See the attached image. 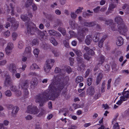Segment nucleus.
<instances>
[{
	"mask_svg": "<svg viewBox=\"0 0 129 129\" xmlns=\"http://www.w3.org/2000/svg\"><path fill=\"white\" fill-rule=\"evenodd\" d=\"M57 80L58 82L60 83H58L56 84L55 83L51 87L50 85L49 86V88L50 87L49 90V97H50V98H54L57 97L64 87V84L63 82H61L60 83V81H61L62 80L59 79Z\"/></svg>",
	"mask_w": 129,
	"mask_h": 129,
	"instance_id": "1",
	"label": "nucleus"
},
{
	"mask_svg": "<svg viewBox=\"0 0 129 129\" xmlns=\"http://www.w3.org/2000/svg\"><path fill=\"white\" fill-rule=\"evenodd\" d=\"M48 90H46L43 94H39L35 97V102L40 104V106H42L44 102L48 100Z\"/></svg>",
	"mask_w": 129,
	"mask_h": 129,
	"instance_id": "2",
	"label": "nucleus"
},
{
	"mask_svg": "<svg viewBox=\"0 0 129 129\" xmlns=\"http://www.w3.org/2000/svg\"><path fill=\"white\" fill-rule=\"evenodd\" d=\"M88 29L87 28L84 27L81 30H79L78 31L77 38L80 42L83 40L86 35V33L88 31Z\"/></svg>",
	"mask_w": 129,
	"mask_h": 129,
	"instance_id": "3",
	"label": "nucleus"
},
{
	"mask_svg": "<svg viewBox=\"0 0 129 129\" xmlns=\"http://www.w3.org/2000/svg\"><path fill=\"white\" fill-rule=\"evenodd\" d=\"M27 27V32L28 34L31 35H33L36 33V26L34 23L31 22L29 23V24H26Z\"/></svg>",
	"mask_w": 129,
	"mask_h": 129,
	"instance_id": "4",
	"label": "nucleus"
},
{
	"mask_svg": "<svg viewBox=\"0 0 129 129\" xmlns=\"http://www.w3.org/2000/svg\"><path fill=\"white\" fill-rule=\"evenodd\" d=\"M117 31L120 35H125L128 30V28L124 23L122 24L117 25Z\"/></svg>",
	"mask_w": 129,
	"mask_h": 129,
	"instance_id": "5",
	"label": "nucleus"
},
{
	"mask_svg": "<svg viewBox=\"0 0 129 129\" xmlns=\"http://www.w3.org/2000/svg\"><path fill=\"white\" fill-rule=\"evenodd\" d=\"M27 112L28 113L36 114L39 112V110L35 106H29L27 107Z\"/></svg>",
	"mask_w": 129,
	"mask_h": 129,
	"instance_id": "6",
	"label": "nucleus"
},
{
	"mask_svg": "<svg viewBox=\"0 0 129 129\" xmlns=\"http://www.w3.org/2000/svg\"><path fill=\"white\" fill-rule=\"evenodd\" d=\"M7 20L12 23L11 26L12 29L13 30H15L18 27V22L16 21L15 19L14 18H8Z\"/></svg>",
	"mask_w": 129,
	"mask_h": 129,
	"instance_id": "7",
	"label": "nucleus"
},
{
	"mask_svg": "<svg viewBox=\"0 0 129 129\" xmlns=\"http://www.w3.org/2000/svg\"><path fill=\"white\" fill-rule=\"evenodd\" d=\"M13 48V45L12 43H8L5 48L6 52L7 55H9L11 53Z\"/></svg>",
	"mask_w": 129,
	"mask_h": 129,
	"instance_id": "8",
	"label": "nucleus"
},
{
	"mask_svg": "<svg viewBox=\"0 0 129 129\" xmlns=\"http://www.w3.org/2000/svg\"><path fill=\"white\" fill-rule=\"evenodd\" d=\"M84 50L85 51L87 54L91 56H93L95 54V52L87 46H85Z\"/></svg>",
	"mask_w": 129,
	"mask_h": 129,
	"instance_id": "9",
	"label": "nucleus"
},
{
	"mask_svg": "<svg viewBox=\"0 0 129 129\" xmlns=\"http://www.w3.org/2000/svg\"><path fill=\"white\" fill-rule=\"evenodd\" d=\"M16 68L15 65L13 64H10L9 68V70L10 72L13 75L17 72Z\"/></svg>",
	"mask_w": 129,
	"mask_h": 129,
	"instance_id": "10",
	"label": "nucleus"
},
{
	"mask_svg": "<svg viewBox=\"0 0 129 129\" xmlns=\"http://www.w3.org/2000/svg\"><path fill=\"white\" fill-rule=\"evenodd\" d=\"M21 18L23 21L26 22L25 26L26 25V24H29L30 22V19L29 18L27 17L26 15H21Z\"/></svg>",
	"mask_w": 129,
	"mask_h": 129,
	"instance_id": "11",
	"label": "nucleus"
},
{
	"mask_svg": "<svg viewBox=\"0 0 129 129\" xmlns=\"http://www.w3.org/2000/svg\"><path fill=\"white\" fill-rule=\"evenodd\" d=\"M115 21L118 24V25L122 24L124 23L123 21L121 16H117L115 18Z\"/></svg>",
	"mask_w": 129,
	"mask_h": 129,
	"instance_id": "12",
	"label": "nucleus"
},
{
	"mask_svg": "<svg viewBox=\"0 0 129 129\" xmlns=\"http://www.w3.org/2000/svg\"><path fill=\"white\" fill-rule=\"evenodd\" d=\"M123 40L122 38L120 36L118 37L116 41L117 45L118 46H120L123 45Z\"/></svg>",
	"mask_w": 129,
	"mask_h": 129,
	"instance_id": "13",
	"label": "nucleus"
},
{
	"mask_svg": "<svg viewBox=\"0 0 129 129\" xmlns=\"http://www.w3.org/2000/svg\"><path fill=\"white\" fill-rule=\"evenodd\" d=\"M107 38V36L106 35H104L102 39H101L100 41L98 43V46L100 48H102L103 46V42Z\"/></svg>",
	"mask_w": 129,
	"mask_h": 129,
	"instance_id": "14",
	"label": "nucleus"
},
{
	"mask_svg": "<svg viewBox=\"0 0 129 129\" xmlns=\"http://www.w3.org/2000/svg\"><path fill=\"white\" fill-rule=\"evenodd\" d=\"M29 82L27 80H25L23 83L20 85L21 88L23 89H26L29 87Z\"/></svg>",
	"mask_w": 129,
	"mask_h": 129,
	"instance_id": "15",
	"label": "nucleus"
},
{
	"mask_svg": "<svg viewBox=\"0 0 129 129\" xmlns=\"http://www.w3.org/2000/svg\"><path fill=\"white\" fill-rule=\"evenodd\" d=\"M87 92L90 95H93L95 92L94 87L92 86L90 87L87 89Z\"/></svg>",
	"mask_w": 129,
	"mask_h": 129,
	"instance_id": "16",
	"label": "nucleus"
},
{
	"mask_svg": "<svg viewBox=\"0 0 129 129\" xmlns=\"http://www.w3.org/2000/svg\"><path fill=\"white\" fill-rule=\"evenodd\" d=\"M92 37L91 35H88L87 36L85 40L86 44L87 45H89L92 41Z\"/></svg>",
	"mask_w": 129,
	"mask_h": 129,
	"instance_id": "17",
	"label": "nucleus"
},
{
	"mask_svg": "<svg viewBox=\"0 0 129 129\" xmlns=\"http://www.w3.org/2000/svg\"><path fill=\"white\" fill-rule=\"evenodd\" d=\"M103 77V74L101 73H99L96 79V85H98L100 83Z\"/></svg>",
	"mask_w": 129,
	"mask_h": 129,
	"instance_id": "18",
	"label": "nucleus"
},
{
	"mask_svg": "<svg viewBox=\"0 0 129 129\" xmlns=\"http://www.w3.org/2000/svg\"><path fill=\"white\" fill-rule=\"evenodd\" d=\"M12 83V81L10 76L9 75H7L6 76V78L5 82V85L6 86Z\"/></svg>",
	"mask_w": 129,
	"mask_h": 129,
	"instance_id": "19",
	"label": "nucleus"
},
{
	"mask_svg": "<svg viewBox=\"0 0 129 129\" xmlns=\"http://www.w3.org/2000/svg\"><path fill=\"white\" fill-rule=\"evenodd\" d=\"M100 34L99 33H96L93 38V40L95 42L98 41L99 40V36Z\"/></svg>",
	"mask_w": 129,
	"mask_h": 129,
	"instance_id": "20",
	"label": "nucleus"
},
{
	"mask_svg": "<svg viewBox=\"0 0 129 129\" xmlns=\"http://www.w3.org/2000/svg\"><path fill=\"white\" fill-rule=\"evenodd\" d=\"M19 110V108L17 106H15L13 108L12 112V115L14 116L17 113Z\"/></svg>",
	"mask_w": 129,
	"mask_h": 129,
	"instance_id": "21",
	"label": "nucleus"
},
{
	"mask_svg": "<svg viewBox=\"0 0 129 129\" xmlns=\"http://www.w3.org/2000/svg\"><path fill=\"white\" fill-rule=\"evenodd\" d=\"M84 24V25L86 26L92 27L96 25V22H85Z\"/></svg>",
	"mask_w": 129,
	"mask_h": 129,
	"instance_id": "22",
	"label": "nucleus"
},
{
	"mask_svg": "<svg viewBox=\"0 0 129 129\" xmlns=\"http://www.w3.org/2000/svg\"><path fill=\"white\" fill-rule=\"evenodd\" d=\"M31 53L30 48L29 47H26L24 52V54L27 56L30 55L31 54Z\"/></svg>",
	"mask_w": 129,
	"mask_h": 129,
	"instance_id": "23",
	"label": "nucleus"
},
{
	"mask_svg": "<svg viewBox=\"0 0 129 129\" xmlns=\"http://www.w3.org/2000/svg\"><path fill=\"white\" fill-rule=\"evenodd\" d=\"M30 83L31 85L34 86H36L38 84L37 79L36 78L33 79L30 82Z\"/></svg>",
	"mask_w": 129,
	"mask_h": 129,
	"instance_id": "24",
	"label": "nucleus"
},
{
	"mask_svg": "<svg viewBox=\"0 0 129 129\" xmlns=\"http://www.w3.org/2000/svg\"><path fill=\"white\" fill-rule=\"evenodd\" d=\"M78 67L77 69L79 71H81L82 70L84 69L85 67V65L83 64V63H79L78 64Z\"/></svg>",
	"mask_w": 129,
	"mask_h": 129,
	"instance_id": "25",
	"label": "nucleus"
},
{
	"mask_svg": "<svg viewBox=\"0 0 129 129\" xmlns=\"http://www.w3.org/2000/svg\"><path fill=\"white\" fill-rule=\"evenodd\" d=\"M33 0H27L25 4V6L27 8L30 7L33 3Z\"/></svg>",
	"mask_w": 129,
	"mask_h": 129,
	"instance_id": "26",
	"label": "nucleus"
},
{
	"mask_svg": "<svg viewBox=\"0 0 129 129\" xmlns=\"http://www.w3.org/2000/svg\"><path fill=\"white\" fill-rule=\"evenodd\" d=\"M58 30L63 35H65L66 31L64 28L59 26L58 28Z\"/></svg>",
	"mask_w": 129,
	"mask_h": 129,
	"instance_id": "27",
	"label": "nucleus"
},
{
	"mask_svg": "<svg viewBox=\"0 0 129 129\" xmlns=\"http://www.w3.org/2000/svg\"><path fill=\"white\" fill-rule=\"evenodd\" d=\"M51 43L54 46H56L58 44V42L56 41L55 39L53 38H51L50 39Z\"/></svg>",
	"mask_w": 129,
	"mask_h": 129,
	"instance_id": "28",
	"label": "nucleus"
},
{
	"mask_svg": "<svg viewBox=\"0 0 129 129\" xmlns=\"http://www.w3.org/2000/svg\"><path fill=\"white\" fill-rule=\"evenodd\" d=\"M44 69L45 71L47 73L48 72V61L47 60L44 65Z\"/></svg>",
	"mask_w": 129,
	"mask_h": 129,
	"instance_id": "29",
	"label": "nucleus"
},
{
	"mask_svg": "<svg viewBox=\"0 0 129 129\" xmlns=\"http://www.w3.org/2000/svg\"><path fill=\"white\" fill-rule=\"evenodd\" d=\"M24 46V43L22 41H20L18 42V47L20 49H22Z\"/></svg>",
	"mask_w": 129,
	"mask_h": 129,
	"instance_id": "30",
	"label": "nucleus"
},
{
	"mask_svg": "<svg viewBox=\"0 0 129 129\" xmlns=\"http://www.w3.org/2000/svg\"><path fill=\"white\" fill-rule=\"evenodd\" d=\"M74 51L78 57L79 56H81L82 55V53L80 50L77 49H74L73 50Z\"/></svg>",
	"mask_w": 129,
	"mask_h": 129,
	"instance_id": "31",
	"label": "nucleus"
},
{
	"mask_svg": "<svg viewBox=\"0 0 129 129\" xmlns=\"http://www.w3.org/2000/svg\"><path fill=\"white\" fill-rule=\"evenodd\" d=\"M52 52L54 54L55 56L57 57L59 56V52L56 49L52 50Z\"/></svg>",
	"mask_w": 129,
	"mask_h": 129,
	"instance_id": "32",
	"label": "nucleus"
},
{
	"mask_svg": "<svg viewBox=\"0 0 129 129\" xmlns=\"http://www.w3.org/2000/svg\"><path fill=\"white\" fill-rule=\"evenodd\" d=\"M83 80V78L81 76H78L76 78L75 82L77 83L82 81Z\"/></svg>",
	"mask_w": 129,
	"mask_h": 129,
	"instance_id": "33",
	"label": "nucleus"
},
{
	"mask_svg": "<svg viewBox=\"0 0 129 129\" xmlns=\"http://www.w3.org/2000/svg\"><path fill=\"white\" fill-rule=\"evenodd\" d=\"M111 65L112 70L114 71H116L117 68L116 63L115 62H113L111 63Z\"/></svg>",
	"mask_w": 129,
	"mask_h": 129,
	"instance_id": "34",
	"label": "nucleus"
},
{
	"mask_svg": "<svg viewBox=\"0 0 129 129\" xmlns=\"http://www.w3.org/2000/svg\"><path fill=\"white\" fill-rule=\"evenodd\" d=\"M77 60L78 62V64L84 63V62L83 59L80 57H77Z\"/></svg>",
	"mask_w": 129,
	"mask_h": 129,
	"instance_id": "35",
	"label": "nucleus"
},
{
	"mask_svg": "<svg viewBox=\"0 0 129 129\" xmlns=\"http://www.w3.org/2000/svg\"><path fill=\"white\" fill-rule=\"evenodd\" d=\"M55 22L57 24L58 26H61L63 24L61 21L59 19H56L55 21Z\"/></svg>",
	"mask_w": 129,
	"mask_h": 129,
	"instance_id": "36",
	"label": "nucleus"
},
{
	"mask_svg": "<svg viewBox=\"0 0 129 129\" xmlns=\"http://www.w3.org/2000/svg\"><path fill=\"white\" fill-rule=\"evenodd\" d=\"M5 94L8 97H11L12 95V92L10 90H8L5 92Z\"/></svg>",
	"mask_w": 129,
	"mask_h": 129,
	"instance_id": "37",
	"label": "nucleus"
},
{
	"mask_svg": "<svg viewBox=\"0 0 129 129\" xmlns=\"http://www.w3.org/2000/svg\"><path fill=\"white\" fill-rule=\"evenodd\" d=\"M46 113V110L43 109H42L40 113L38 115V117H40Z\"/></svg>",
	"mask_w": 129,
	"mask_h": 129,
	"instance_id": "38",
	"label": "nucleus"
},
{
	"mask_svg": "<svg viewBox=\"0 0 129 129\" xmlns=\"http://www.w3.org/2000/svg\"><path fill=\"white\" fill-rule=\"evenodd\" d=\"M17 36L18 35L16 33L13 32L12 33V37L13 41L16 40Z\"/></svg>",
	"mask_w": 129,
	"mask_h": 129,
	"instance_id": "39",
	"label": "nucleus"
},
{
	"mask_svg": "<svg viewBox=\"0 0 129 129\" xmlns=\"http://www.w3.org/2000/svg\"><path fill=\"white\" fill-rule=\"evenodd\" d=\"M111 29L113 31H116L117 30L118 28L117 26L115 24H112L111 26Z\"/></svg>",
	"mask_w": 129,
	"mask_h": 129,
	"instance_id": "40",
	"label": "nucleus"
},
{
	"mask_svg": "<svg viewBox=\"0 0 129 129\" xmlns=\"http://www.w3.org/2000/svg\"><path fill=\"white\" fill-rule=\"evenodd\" d=\"M39 50L37 48L35 49L34 50V53L36 57H37L39 54Z\"/></svg>",
	"mask_w": 129,
	"mask_h": 129,
	"instance_id": "41",
	"label": "nucleus"
},
{
	"mask_svg": "<svg viewBox=\"0 0 129 129\" xmlns=\"http://www.w3.org/2000/svg\"><path fill=\"white\" fill-rule=\"evenodd\" d=\"M83 9V7H79L78 9L75 12L77 14L81 13L82 12V10Z\"/></svg>",
	"mask_w": 129,
	"mask_h": 129,
	"instance_id": "42",
	"label": "nucleus"
},
{
	"mask_svg": "<svg viewBox=\"0 0 129 129\" xmlns=\"http://www.w3.org/2000/svg\"><path fill=\"white\" fill-rule=\"evenodd\" d=\"M24 96L25 97H27L29 94V93L27 88L24 89Z\"/></svg>",
	"mask_w": 129,
	"mask_h": 129,
	"instance_id": "43",
	"label": "nucleus"
},
{
	"mask_svg": "<svg viewBox=\"0 0 129 129\" xmlns=\"http://www.w3.org/2000/svg\"><path fill=\"white\" fill-rule=\"evenodd\" d=\"M37 69H38V66L35 63L33 64L30 67V69L31 70Z\"/></svg>",
	"mask_w": 129,
	"mask_h": 129,
	"instance_id": "44",
	"label": "nucleus"
},
{
	"mask_svg": "<svg viewBox=\"0 0 129 129\" xmlns=\"http://www.w3.org/2000/svg\"><path fill=\"white\" fill-rule=\"evenodd\" d=\"M92 79L91 78H88L87 81V84L88 86H90L91 84Z\"/></svg>",
	"mask_w": 129,
	"mask_h": 129,
	"instance_id": "45",
	"label": "nucleus"
},
{
	"mask_svg": "<svg viewBox=\"0 0 129 129\" xmlns=\"http://www.w3.org/2000/svg\"><path fill=\"white\" fill-rule=\"evenodd\" d=\"M10 89L11 91L14 92H15L17 90L16 86L14 85L12 86L11 87Z\"/></svg>",
	"mask_w": 129,
	"mask_h": 129,
	"instance_id": "46",
	"label": "nucleus"
},
{
	"mask_svg": "<svg viewBox=\"0 0 129 129\" xmlns=\"http://www.w3.org/2000/svg\"><path fill=\"white\" fill-rule=\"evenodd\" d=\"M86 53H84L83 55L84 58L87 60L89 61L90 58V57Z\"/></svg>",
	"mask_w": 129,
	"mask_h": 129,
	"instance_id": "47",
	"label": "nucleus"
},
{
	"mask_svg": "<svg viewBox=\"0 0 129 129\" xmlns=\"http://www.w3.org/2000/svg\"><path fill=\"white\" fill-rule=\"evenodd\" d=\"M55 60L54 59H51V62L50 63H49V69H51V67L53 66V63L55 62Z\"/></svg>",
	"mask_w": 129,
	"mask_h": 129,
	"instance_id": "48",
	"label": "nucleus"
},
{
	"mask_svg": "<svg viewBox=\"0 0 129 129\" xmlns=\"http://www.w3.org/2000/svg\"><path fill=\"white\" fill-rule=\"evenodd\" d=\"M6 41L3 39H0V45L3 46L6 43Z\"/></svg>",
	"mask_w": 129,
	"mask_h": 129,
	"instance_id": "49",
	"label": "nucleus"
},
{
	"mask_svg": "<svg viewBox=\"0 0 129 129\" xmlns=\"http://www.w3.org/2000/svg\"><path fill=\"white\" fill-rule=\"evenodd\" d=\"M15 93L16 95L17 96H20L22 93L21 91L18 89Z\"/></svg>",
	"mask_w": 129,
	"mask_h": 129,
	"instance_id": "50",
	"label": "nucleus"
},
{
	"mask_svg": "<svg viewBox=\"0 0 129 129\" xmlns=\"http://www.w3.org/2000/svg\"><path fill=\"white\" fill-rule=\"evenodd\" d=\"M105 24L107 25H109L110 23H113V21L111 19L107 20L105 19Z\"/></svg>",
	"mask_w": 129,
	"mask_h": 129,
	"instance_id": "51",
	"label": "nucleus"
},
{
	"mask_svg": "<svg viewBox=\"0 0 129 129\" xmlns=\"http://www.w3.org/2000/svg\"><path fill=\"white\" fill-rule=\"evenodd\" d=\"M31 6L32 7L33 10V11H35L37 10V7L34 3H32Z\"/></svg>",
	"mask_w": 129,
	"mask_h": 129,
	"instance_id": "52",
	"label": "nucleus"
},
{
	"mask_svg": "<svg viewBox=\"0 0 129 129\" xmlns=\"http://www.w3.org/2000/svg\"><path fill=\"white\" fill-rule=\"evenodd\" d=\"M99 64H102L104 62L105 58L104 56H102L100 57Z\"/></svg>",
	"mask_w": 129,
	"mask_h": 129,
	"instance_id": "53",
	"label": "nucleus"
},
{
	"mask_svg": "<svg viewBox=\"0 0 129 129\" xmlns=\"http://www.w3.org/2000/svg\"><path fill=\"white\" fill-rule=\"evenodd\" d=\"M116 7V5L113 4H111L109 6V8H108L109 10H110L112 11V9Z\"/></svg>",
	"mask_w": 129,
	"mask_h": 129,
	"instance_id": "54",
	"label": "nucleus"
},
{
	"mask_svg": "<svg viewBox=\"0 0 129 129\" xmlns=\"http://www.w3.org/2000/svg\"><path fill=\"white\" fill-rule=\"evenodd\" d=\"M10 32L8 30L6 31L4 33V36L6 37H8L10 36Z\"/></svg>",
	"mask_w": 129,
	"mask_h": 129,
	"instance_id": "55",
	"label": "nucleus"
},
{
	"mask_svg": "<svg viewBox=\"0 0 129 129\" xmlns=\"http://www.w3.org/2000/svg\"><path fill=\"white\" fill-rule=\"evenodd\" d=\"M71 17L73 19H75L77 15L76 14H75L74 12H71Z\"/></svg>",
	"mask_w": 129,
	"mask_h": 129,
	"instance_id": "56",
	"label": "nucleus"
},
{
	"mask_svg": "<svg viewBox=\"0 0 129 129\" xmlns=\"http://www.w3.org/2000/svg\"><path fill=\"white\" fill-rule=\"evenodd\" d=\"M63 43L65 47L67 48H69L70 46L68 43L67 42L66 40H64L63 42Z\"/></svg>",
	"mask_w": 129,
	"mask_h": 129,
	"instance_id": "57",
	"label": "nucleus"
},
{
	"mask_svg": "<svg viewBox=\"0 0 129 129\" xmlns=\"http://www.w3.org/2000/svg\"><path fill=\"white\" fill-rule=\"evenodd\" d=\"M100 7L97 6L96 8L93 9V10L95 13H97L99 12L100 10Z\"/></svg>",
	"mask_w": 129,
	"mask_h": 129,
	"instance_id": "58",
	"label": "nucleus"
},
{
	"mask_svg": "<svg viewBox=\"0 0 129 129\" xmlns=\"http://www.w3.org/2000/svg\"><path fill=\"white\" fill-rule=\"evenodd\" d=\"M111 79H109L108 81L107 84V89H109L110 88L111 85L110 83L111 81Z\"/></svg>",
	"mask_w": 129,
	"mask_h": 129,
	"instance_id": "59",
	"label": "nucleus"
},
{
	"mask_svg": "<svg viewBox=\"0 0 129 129\" xmlns=\"http://www.w3.org/2000/svg\"><path fill=\"white\" fill-rule=\"evenodd\" d=\"M101 94L100 92H99L94 95V98L95 99H97L101 96Z\"/></svg>",
	"mask_w": 129,
	"mask_h": 129,
	"instance_id": "60",
	"label": "nucleus"
},
{
	"mask_svg": "<svg viewBox=\"0 0 129 129\" xmlns=\"http://www.w3.org/2000/svg\"><path fill=\"white\" fill-rule=\"evenodd\" d=\"M66 70L67 72H68V73H70L72 71V70L71 68L69 66H68L67 67L66 69Z\"/></svg>",
	"mask_w": 129,
	"mask_h": 129,
	"instance_id": "61",
	"label": "nucleus"
},
{
	"mask_svg": "<svg viewBox=\"0 0 129 129\" xmlns=\"http://www.w3.org/2000/svg\"><path fill=\"white\" fill-rule=\"evenodd\" d=\"M56 33V31L53 30H51L49 31V34L50 35L54 36Z\"/></svg>",
	"mask_w": 129,
	"mask_h": 129,
	"instance_id": "62",
	"label": "nucleus"
},
{
	"mask_svg": "<svg viewBox=\"0 0 129 129\" xmlns=\"http://www.w3.org/2000/svg\"><path fill=\"white\" fill-rule=\"evenodd\" d=\"M114 129H119V126L118 123H116L114 125Z\"/></svg>",
	"mask_w": 129,
	"mask_h": 129,
	"instance_id": "63",
	"label": "nucleus"
},
{
	"mask_svg": "<svg viewBox=\"0 0 129 129\" xmlns=\"http://www.w3.org/2000/svg\"><path fill=\"white\" fill-rule=\"evenodd\" d=\"M25 118L27 120H30L33 118V117L30 115H28L25 117Z\"/></svg>",
	"mask_w": 129,
	"mask_h": 129,
	"instance_id": "64",
	"label": "nucleus"
}]
</instances>
